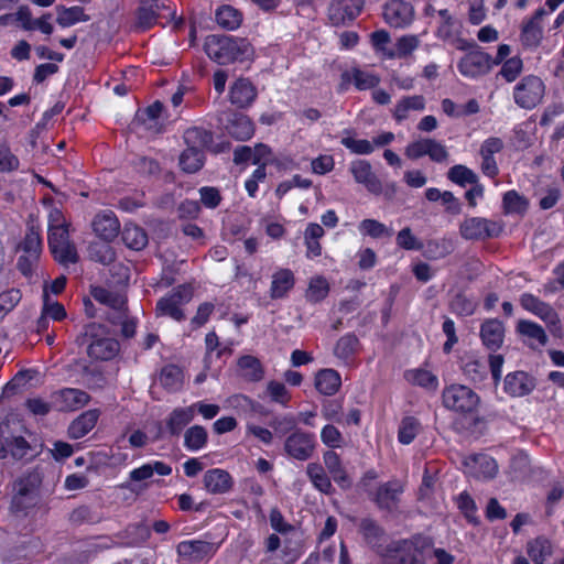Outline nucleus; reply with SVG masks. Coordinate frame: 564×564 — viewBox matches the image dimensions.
I'll list each match as a JSON object with an SVG mask.
<instances>
[{
    "label": "nucleus",
    "mask_w": 564,
    "mask_h": 564,
    "mask_svg": "<svg viewBox=\"0 0 564 564\" xmlns=\"http://www.w3.org/2000/svg\"><path fill=\"white\" fill-rule=\"evenodd\" d=\"M70 223L63 212L50 206L47 214V240L51 252L56 261L62 264H70L77 261L75 246L69 240Z\"/></svg>",
    "instance_id": "obj_1"
},
{
    "label": "nucleus",
    "mask_w": 564,
    "mask_h": 564,
    "mask_svg": "<svg viewBox=\"0 0 564 564\" xmlns=\"http://www.w3.org/2000/svg\"><path fill=\"white\" fill-rule=\"evenodd\" d=\"M204 46L208 57L220 65L245 62L254 54L248 40L228 35H209Z\"/></svg>",
    "instance_id": "obj_2"
},
{
    "label": "nucleus",
    "mask_w": 564,
    "mask_h": 564,
    "mask_svg": "<svg viewBox=\"0 0 564 564\" xmlns=\"http://www.w3.org/2000/svg\"><path fill=\"white\" fill-rule=\"evenodd\" d=\"M545 85L543 80L534 75L523 77L513 89L514 102L523 109H533L543 99Z\"/></svg>",
    "instance_id": "obj_3"
},
{
    "label": "nucleus",
    "mask_w": 564,
    "mask_h": 564,
    "mask_svg": "<svg viewBox=\"0 0 564 564\" xmlns=\"http://www.w3.org/2000/svg\"><path fill=\"white\" fill-rule=\"evenodd\" d=\"M442 397L445 408L459 413H471L479 404V397L470 388L462 384L445 388Z\"/></svg>",
    "instance_id": "obj_4"
},
{
    "label": "nucleus",
    "mask_w": 564,
    "mask_h": 564,
    "mask_svg": "<svg viewBox=\"0 0 564 564\" xmlns=\"http://www.w3.org/2000/svg\"><path fill=\"white\" fill-rule=\"evenodd\" d=\"M193 296V291L187 285H182L174 289L166 296L160 299L156 303V315L169 316L174 321H182L185 318L183 306L187 304Z\"/></svg>",
    "instance_id": "obj_5"
},
{
    "label": "nucleus",
    "mask_w": 564,
    "mask_h": 564,
    "mask_svg": "<svg viewBox=\"0 0 564 564\" xmlns=\"http://www.w3.org/2000/svg\"><path fill=\"white\" fill-rule=\"evenodd\" d=\"M87 334L94 339L88 346L89 357L97 360H109L119 352V343L110 336H101L104 328L97 324H90L87 327Z\"/></svg>",
    "instance_id": "obj_6"
},
{
    "label": "nucleus",
    "mask_w": 564,
    "mask_h": 564,
    "mask_svg": "<svg viewBox=\"0 0 564 564\" xmlns=\"http://www.w3.org/2000/svg\"><path fill=\"white\" fill-rule=\"evenodd\" d=\"M316 448V440L313 433L294 430L284 442V452L288 456L304 462L310 459Z\"/></svg>",
    "instance_id": "obj_7"
},
{
    "label": "nucleus",
    "mask_w": 564,
    "mask_h": 564,
    "mask_svg": "<svg viewBox=\"0 0 564 564\" xmlns=\"http://www.w3.org/2000/svg\"><path fill=\"white\" fill-rule=\"evenodd\" d=\"M459 231L462 237L467 240H484L499 236L502 227L486 218L470 217L462 223Z\"/></svg>",
    "instance_id": "obj_8"
},
{
    "label": "nucleus",
    "mask_w": 564,
    "mask_h": 564,
    "mask_svg": "<svg viewBox=\"0 0 564 564\" xmlns=\"http://www.w3.org/2000/svg\"><path fill=\"white\" fill-rule=\"evenodd\" d=\"M23 254L20 256L18 265L24 274H29L34 261L42 251L41 230L39 227L30 226L24 240L20 245Z\"/></svg>",
    "instance_id": "obj_9"
},
{
    "label": "nucleus",
    "mask_w": 564,
    "mask_h": 564,
    "mask_svg": "<svg viewBox=\"0 0 564 564\" xmlns=\"http://www.w3.org/2000/svg\"><path fill=\"white\" fill-rule=\"evenodd\" d=\"M520 304L525 311L538 316L545 324L552 327L554 333L561 329L558 315L550 304L541 301L530 293H524L521 295Z\"/></svg>",
    "instance_id": "obj_10"
},
{
    "label": "nucleus",
    "mask_w": 564,
    "mask_h": 564,
    "mask_svg": "<svg viewBox=\"0 0 564 564\" xmlns=\"http://www.w3.org/2000/svg\"><path fill=\"white\" fill-rule=\"evenodd\" d=\"M383 19L392 28H406L414 19V8L404 0H388L383 7Z\"/></svg>",
    "instance_id": "obj_11"
},
{
    "label": "nucleus",
    "mask_w": 564,
    "mask_h": 564,
    "mask_svg": "<svg viewBox=\"0 0 564 564\" xmlns=\"http://www.w3.org/2000/svg\"><path fill=\"white\" fill-rule=\"evenodd\" d=\"M218 550V545L204 540H186L176 545V553L188 562H200L212 557Z\"/></svg>",
    "instance_id": "obj_12"
},
{
    "label": "nucleus",
    "mask_w": 564,
    "mask_h": 564,
    "mask_svg": "<svg viewBox=\"0 0 564 564\" xmlns=\"http://www.w3.org/2000/svg\"><path fill=\"white\" fill-rule=\"evenodd\" d=\"M491 66L490 55L481 51H473L459 61L458 70L465 77L477 78L488 73Z\"/></svg>",
    "instance_id": "obj_13"
},
{
    "label": "nucleus",
    "mask_w": 564,
    "mask_h": 564,
    "mask_svg": "<svg viewBox=\"0 0 564 564\" xmlns=\"http://www.w3.org/2000/svg\"><path fill=\"white\" fill-rule=\"evenodd\" d=\"M164 10H170V0H142L135 26L142 31L152 28Z\"/></svg>",
    "instance_id": "obj_14"
},
{
    "label": "nucleus",
    "mask_w": 564,
    "mask_h": 564,
    "mask_svg": "<svg viewBox=\"0 0 564 564\" xmlns=\"http://www.w3.org/2000/svg\"><path fill=\"white\" fill-rule=\"evenodd\" d=\"M464 468L467 475L478 479L492 478L498 470L496 460L484 454L471 455L465 458Z\"/></svg>",
    "instance_id": "obj_15"
},
{
    "label": "nucleus",
    "mask_w": 564,
    "mask_h": 564,
    "mask_svg": "<svg viewBox=\"0 0 564 564\" xmlns=\"http://www.w3.org/2000/svg\"><path fill=\"white\" fill-rule=\"evenodd\" d=\"M162 110V104L155 101L148 108L137 112L134 126L150 134L159 133L163 128Z\"/></svg>",
    "instance_id": "obj_16"
},
{
    "label": "nucleus",
    "mask_w": 564,
    "mask_h": 564,
    "mask_svg": "<svg viewBox=\"0 0 564 564\" xmlns=\"http://www.w3.org/2000/svg\"><path fill=\"white\" fill-rule=\"evenodd\" d=\"M94 232L105 241H112L120 231V223L111 210L98 213L93 220Z\"/></svg>",
    "instance_id": "obj_17"
},
{
    "label": "nucleus",
    "mask_w": 564,
    "mask_h": 564,
    "mask_svg": "<svg viewBox=\"0 0 564 564\" xmlns=\"http://www.w3.org/2000/svg\"><path fill=\"white\" fill-rule=\"evenodd\" d=\"M89 395L79 389L66 388L53 394V402L61 411H75L85 406Z\"/></svg>",
    "instance_id": "obj_18"
},
{
    "label": "nucleus",
    "mask_w": 564,
    "mask_h": 564,
    "mask_svg": "<svg viewBox=\"0 0 564 564\" xmlns=\"http://www.w3.org/2000/svg\"><path fill=\"white\" fill-rule=\"evenodd\" d=\"M67 316L65 307L50 297L47 291L43 293V305L41 315L36 323V330L39 333L45 332L48 328L50 321L61 322Z\"/></svg>",
    "instance_id": "obj_19"
},
{
    "label": "nucleus",
    "mask_w": 564,
    "mask_h": 564,
    "mask_svg": "<svg viewBox=\"0 0 564 564\" xmlns=\"http://www.w3.org/2000/svg\"><path fill=\"white\" fill-rule=\"evenodd\" d=\"M424 109H425V99L423 96H420V95L405 96L397 101V104L392 110V117L398 123H401L405 120L411 119L413 113L421 112Z\"/></svg>",
    "instance_id": "obj_20"
},
{
    "label": "nucleus",
    "mask_w": 564,
    "mask_h": 564,
    "mask_svg": "<svg viewBox=\"0 0 564 564\" xmlns=\"http://www.w3.org/2000/svg\"><path fill=\"white\" fill-rule=\"evenodd\" d=\"M534 387L533 378L523 371H516L507 375L503 390L511 397H523L529 394Z\"/></svg>",
    "instance_id": "obj_21"
},
{
    "label": "nucleus",
    "mask_w": 564,
    "mask_h": 564,
    "mask_svg": "<svg viewBox=\"0 0 564 564\" xmlns=\"http://www.w3.org/2000/svg\"><path fill=\"white\" fill-rule=\"evenodd\" d=\"M204 486L206 490L214 495L228 492L232 487V477L220 468L209 469L204 475Z\"/></svg>",
    "instance_id": "obj_22"
},
{
    "label": "nucleus",
    "mask_w": 564,
    "mask_h": 564,
    "mask_svg": "<svg viewBox=\"0 0 564 564\" xmlns=\"http://www.w3.org/2000/svg\"><path fill=\"white\" fill-rule=\"evenodd\" d=\"M349 171L355 181L366 186L369 192L378 193L380 191V182L372 172L368 161L356 160L350 163Z\"/></svg>",
    "instance_id": "obj_23"
},
{
    "label": "nucleus",
    "mask_w": 564,
    "mask_h": 564,
    "mask_svg": "<svg viewBox=\"0 0 564 564\" xmlns=\"http://www.w3.org/2000/svg\"><path fill=\"white\" fill-rule=\"evenodd\" d=\"M229 97L234 105L243 108L253 102L257 90L248 79L239 78L230 87Z\"/></svg>",
    "instance_id": "obj_24"
},
{
    "label": "nucleus",
    "mask_w": 564,
    "mask_h": 564,
    "mask_svg": "<svg viewBox=\"0 0 564 564\" xmlns=\"http://www.w3.org/2000/svg\"><path fill=\"white\" fill-rule=\"evenodd\" d=\"M350 83L359 90H366L376 87L380 83V78L373 73L352 68L341 74V85L346 86Z\"/></svg>",
    "instance_id": "obj_25"
},
{
    "label": "nucleus",
    "mask_w": 564,
    "mask_h": 564,
    "mask_svg": "<svg viewBox=\"0 0 564 564\" xmlns=\"http://www.w3.org/2000/svg\"><path fill=\"white\" fill-rule=\"evenodd\" d=\"M323 459L334 481L341 488H348L351 485V480L341 464L339 455L333 451H327L324 453Z\"/></svg>",
    "instance_id": "obj_26"
},
{
    "label": "nucleus",
    "mask_w": 564,
    "mask_h": 564,
    "mask_svg": "<svg viewBox=\"0 0 564 564\" xmlns=\"http://www.w3.org/2000/svg\"><path fill=\"white\" fill-rule=\"evenodd\" d=\"M172 473V467L161 460H151L142 466L132 469L129 473V478L132 481H143L150 479L154 474L159 476H169Z\"/></svg>",
    "instance_id": "obj_27"
},
{
    "label": "nucleus",
    "mask_w": 564,
    "mask_h": 564,
    "mask_svg": "<svg viewBox=\"0 0 564 564\" xmlns=\"http://www.w3.org/2000/svg\"><path fill=\"white\" fill-rule=\"evenodd\" d=\"M480 336L482 343L489 349H497L501 346L505 336V327L502 323L498 319H489L486 321L481 325Z\"/></svg>",
    "instance_id": "obj_28"
},
{
    "label": "nucleus",
    "mask_w": 564,
    "mask_h": 564,
    "mask_svg": "<svg viewBox=\"0 0 564 564\" xmlns=\"http://www.w3.org/2000/svg\"><path fill=\"white\" fill-rule=\"evenodd\" d=\"M99 417L97 410H89L82 413L76 420L72 422L68 427V435L70 438L78 440L89 433L96 425Z\"/></svg>",
    "instance_id": "obj_29"
},
{
    "label": "nucleus",
    "mask_w": 564,
    "mask_h": 564,
    "mask_svg": "<svg viewBox=\"0 0 564 564\" xmlns=\"http://www.w3.org/2000/svg\"><path fill=\"white\" fill-rule=\"evenodd\" d=\"M226 129L230 135L241 141L250 139L254 133L252 121L241 113H234Z\"/></svg>",
    "instance_id": "obj_30"
},
{
    "label": "nucleus",
    "mask_w": 564,
    "mask_h": 564,
    "mask_svg": "<svg viewBox=\"0 0 564 564\" xmlns=\"http://www.w3.org/2000/svg\"><path fill=\"white\" fill-rule=\"evenodd\" d=\"M340 376L334 369H323L316 373L315 387L322 394H335L340 388Z\"/></svg>",
    "instance_id": "obj_31"
},
{
    "label": "nucleus",
    "mask_w": 564,
    "mask_h": 564,
    "mask_svg": "<svg viewBox=\"0 0 564 564\" xmlns=\"http://www.w3.org/2000/svg\"><path fill=\"white\" fill-rule=\"evenodd\" d=\"M518 332L528 338L532 348L543 347L547 343V336L544 329L536 323L530 321H519Z\"/></svg>",
    "instance_id": "obj_32"
},
{
    "label": "nucleus",
    "mask_w": 564,
    "mask_h": 564,
    "mask_svg": "<svg viewBox=\"0 0 564 564\" xmlns=\"http://www.w3.org/2000/svg\"><path fill=\"white\" fill-rule=\"evenodd\" d=\"M340 143L351 153L368 155L373 152V144L366 139H358L354 130L346 129L341 132Z\"/></svg>",
    "instance_id": "obj_33"
},
{
    "label": "nucleus",
    "mask_w": 564,
    "mask_h": 564,
    "mask_svg": "<svg viewBox=\"0 0 564 564\" xmlns=\"http://www.w3.org/2000/svg\"><path fill=\"white\" fill-rule=\"evenodd\" d=\"M294 285V275L291 270L289 269H281L276 271L272 275V282H271V297L272 299H281L286 295V293L293 288Z\"/></svg>",
    "instance_id": "obj_34"
},
{
    "label": "nucleus",
    "mask_w": 564,
    "mask_h": 564,
    "mask_svg": "<svg viewBox=\"0 0 564 564\" xmlns=\"http://www.w3.org/2000/svg\"><path fill=\"white\" fill-rule=\"evenodd\" d=\"M30 446L28 442L20 436L6 438L0 444V459H7L12 457L14 459H21L29 453Z\"/></svg>",
    "instance_id": "obj_35"
},
{
    "label": "nucleus",
    "mask_w": 564,
    "mask_h": 564,
    "mask_svg": "<svg viewBox=\"0 0 564 564\" xmlns=\"http://www.w3.org/2000/svg\"><path fill=\"white\" fill-rule=\"evenodd\" d=\"M359 12V8H352L347 2L338 0L329 6L328 17L334 24L338 25L352 21Z\"/></svg>",
    "instance_id": "obj_36"
},
{
    "label": "nucleus",
    "mask_w": 564,
    "mask_h": 564,
    "mask_svg": "<svg viewBox=\"0 0 564 564\" xmlns=\"http://www.w3.org/2000/svg\"><path fill=\"white\" fill-rule=\"evenodd\" d=\"M56 22L61 28H69L78 22H86L89 17L85 14V11L79 6L66 8L64 6L56 7Z\"/></svg>",
    "instance_id": "obj_37"
},
{
    "label": "nucleus",
    "mask_w": 564,
    "mask_h": 564,
    "mask_svg": "<svg viewBox=\"0 0 564 564\" xmlns=\"http://www.w3.org/2000/svg\"><path fill=\"white\" fill-rule=\"evenodd\" d=\"M402 491V484L398 480H392L379 487L376 500L381 508H390Z\"/></svg>",
    "instance_id": "obj_38"
},
{
    "label": "nucleus",
    "mask_w": 564,
    "mask_h": 564,
    "mask_svg": "<svg viewBox=\"0 0 564 564\" xmlns=\"http://www.w3.org/2000/svg\"><path fill=\"white\" fill-rule=\"evenodd\" d=\"M306 474L313 486L324 494H329L333 489L329 477L324 467L318 463H310L306 466Z\"/></svg>",
    "instance_id": "obj_39"
},
{
    "label": "nucleus",
    "mask_w": 564,
    "mask_h": 564,
    "mask_svg": "<svg viewBox=\"0 0 564 564\" xmlns=\"http://www.w3.org/2000/svg\"><path fill=\"white\" fill-rule=\"evenodd\" d=\"M358 230L361 236H368L373 239L390 238L393 235L392 228L371 218L361 220L358 225Z\"/></svg>",
    "instance_id": "obj_40"
},
{
    "label": "nucleus",
    "mask_w": 564,
    "mask_h": 564,
    "mask_svg": "<svg viewBox=\"0 0 564 564\" xmlns=\"http://www.w3.org/2000/svg\"><path fill=\"white\" fill-rule=\"evenodd\" d=\"M194 417V406L175 409L169 416L166 425L172 434H178Z\"/></svg>",
    "instance_id": "obj_41"
},
{
    "label": "nucleus",
    "mask_w": 564,
    "mask_h": 564,
    "mask_svg": "<svg viewBox=\"0 0 564 564\" xmlns=\"http://www.w3.org/2000/svg\"><path fill=\"white\" fill-rule=\"evenodd\" d=\"M122 240L127 247L141 250L148 243L147 234L135 225H126L122 231Z\"/></svg>",
    "instance_id": "obj_42"
},
{
    "label": "nucleus",
    "mask_w": 564,
    "mask_h": 564,
    "mask_svg": "<svg viewBox=\"0 0 564 564\" xmlns=\"http://www.w3.org/2000/svg\"><path fill=\"white\" fill-rule=\"evenodd\" d=\"M183 379L184 377L182 369L174 365H169L162 368L159 378L161 384L170 391H176L181 389Z\"/></svg>",
    "instance_id": "obj_43"
},
{
    "label": "nucleus",
    "mask_w": 564,
    "mask_h": 564,
    "mask_svg": "<svg viewBox=\"0 0 564 564\" xmlns=\"http://www.w3.org/2000/svg\"><path fill=\"white\" fill-rule=\"evenodd\" d=\"M405 379L416 386L429 390H436L438 379L435 375L426 369H413L405 372Z\"/></svg>",
    "instance_id": "obj_44"
},
{
    "label": "nucleus",
    "mask_w": 564,
    "mask_h": 564,
    "mask_svg": "<svg viewBox=\"0 0 564 564\" xmlns=\"http://www.w3.org/2000/svg\"><path fill=\"white\" fill-rule=\"evenodd\" d=\"M204 164V156L197 147L187 148L180 156V165L187 173L197 172Z\"/></svg>",
    "instance_id": "obj_45"
},
{
    "label": "nucleus",
    "mask_w": 564,
    "mask_h": 564,
    "mask_svg": "<svg viewBox=\"0 0 564 564\" xmlns=\"http://www.w3.org/2000/svg\"><path fill=\"white\" fill-rule=\"evenodd\" d=\"M238 366L242 376L250 381H260L264 376L261 362L253 356L241 357L238 361Z\"/></svg>",
    "instance_id": "obj_46"
},
{
    "label": "nucleus",
    "mask_w": 564,
    "mask_h": 564,
    "mask_svg": "<svg viewBox=\"0 0 564 564\" xmlns=\"http://www.w3.org/2000/svg\"><path fill=\"white\" fill-rule=\"evenodd\" d=\"M329 293V283L322 276L316 275L311 278L306 290V299L310 302L317 303L323 301Z\"/></svg>",
    "instance_id": "obj_47"
},
{
    "label": "nucleus",
    "mask_w": 564,
    "mask_h": 564,
    "mask_svg": "<svg viewBox=\"0 0 564 564\" xmlns=\"http://www.w3.org/2000/svg\"><path fill=\"white\" fill-rule=\"evenodd\" d=\"M528 554L535 564H543L552 553V546L546 539H535L528 543Z\"/></svg>",
    "instance_id": "obj_48"
},
{
    "label": "nucleus",
    "mask_w": 564,
    "mask_h": 564,
    "mask_svg": "<svg viewBox=\"0 0 564 564\" xmlns=\"http://www.w3.org/2000/svg\"><path fill=\"white\" fill-rule=\"evenodd\" d=\"M93 296L96 301L109 305L117 311H123L126 307V297L123 295L110 292L104 288L94 289Z\"/></svg>",
    "instance_id": "obj_49"
},
{
    "label": "nucleus",
    "mask_w": 564,
    "mask_h": 564,
    "mask_svg": "<svg viewBox=\"0 0 564 564\" xmlns=\"http://www.w3.org/2000/svg\"><path fill=\"white\" fill-rule=\"evenodd\" d=\"M216 21L225 29L235 30L241 23V14L230 6H223L216 12Z\"/></svg>",
    "instance_id": "obj_50"
},
{
    "label": "nucleus",
    "mask_w": 564,
    "mask_h": 564,
    "mask_svg": "<svg viewBox=\"0 0 564 564\" xmlns=\"http://www.w3.org/2000/svg\"><path fill=\"white\" fill-rule=\"evenodd\" d=\"M447 177L455 184L465 186L467 184H476L478 182L477 174L469 167L457 164L452 166L447 172Z\"/></svg>",
    "instance_id": "obj_51"
},
{
    "label": "nucleus",
    "mask_w": 564,
    "mask_h": 564,
    "mask_svg": "<svg viewBox=\"0 0 564 564\" xmlns=\"http://www.w3.org/2000/svg\"><path fill=\"white\" fill-rule=\"evenodd\" d=\"M543 14L542 11L536 12V18L529 21L522 30L521 39L527 46H536L542 39V28L536 22V19Z\"/></svg>",
    "instance_id": "obj_52"
},
{
    "label": "nucleus",
    "mask_w": 564,
    "mask_h": 564,
    "mask_svg": "<svg viewBox=\"0 0 564 564\" xmlns=\"http://www.w3.org/2000/svg\"><path fill=\"white\" fill-rule=\"evenodd\" d=\"M207 442V432L200 425L189 427L184 436L185 446L191 451H198L205 446Z\"/></svg>",
    "instance_id": "obj_53"
},
{
    "label": "nucleus",
    "mask_w": 564,
    "mask_h": 564,
    "mask_svg": "<svg viewBox=\"0 0 564 564\" xmlns=\"http://www.w3.org/2000/svg\"><path fill=\"white\" fill-rule=\"evenodd\" d=\"M502 203L507 214H523L528 208V200L516 191L507 192Z\"/></svg>",
    "instance_id": "obj_54"
},
{
    "label": "nucleus",
    "mask_w": 564,
    "mask_h": 564,
    "mask_svg": "<svg viewBox=\"0 0 564 564\" xmlns=\"http://www.w3.org/2000/svg\"><path fill=\"white\" fill-rule=\"evenodd\" d=\"M420 39L416 35H403L395 43V52L389 53V57H405L417 48Z\"/></svg>",
    "instance_id": "obj_55"
},
{
    "label": "nucleus",
    "mask_w": 564,
    "mask_h": 564,
    "mask_svg": "<svg viewBox=\"0 0 564 564\" xmlns=\"http://www.w3.org/2000/svg\"><path fill=\"white\" fill-rule=\"evenodd\" d=\"M246 436L253 437L264 445H271L274 438L272 431L252 421L246 423Z\"/></svg>",
    "instance_id": "obj_56"
},
{
    "label": "nucleus",
    "mask_w": 564,
    "mask_h": 564,
    "mask_svg": "<svg viewBox=\"0 0 564 564\" xmlns=\"http://www.w3.org/2000/svg\"><path fill=\"white\" fill-rule=\"evenodd\" d=\"M267 393L271 401L279 403L281 405H286L291 399V394L288 391L284 383L271 380L267 384Z\"/></svg>",
    "instance_id": "obj_57"
},
{
    "label": "nucleus",
    "mask_w": 564,
    "mask_h": 564,
    "mask_svg": "<svg viewBox=\"0 0 564 564\" xmlns=\"http://www.w3.org/2000/svg\"><path fill=\"white\" fill-rule=\"evenodd\" d=\"M420 429V423L415 419H403L399 429V441L402 444H410L417 435Z\"/></svg>",
    "instance_id": "obj_58"
},
{
    "label": "nucleus",
    "mask_w": 564,
    "mask_h": 564,
    "mask_svg": "<svg viewBox=\"0 0 564 564\" xmlns=\"http://www.w3.org/2000/svg\"><path fill=\"white\" fill-rule=\"evenodd\" d=\"M523 63L518 56L507 59L500 69V75L509 83L513 82L522 72Z\"/></svg>",
    "instance_id": "obj_59"
},
{
    "label": "nucleus",
    "mask_w": 564,
    "mask_h": 564,
    "mask_svg": "<svg viewBox=\"0 0 564 564\" xmlns=\"http://www.w3.org/2000/svg\"><path fill=\"white\" fill-rule=\"evenodd\" d=\"M429 138H422L410 142L405 148V155L410 160H419L429 154L427 148L430 147Z\"/></svg>",
    "instance_id": "obj_60"
},
{
    "label": "nucleus",
    "mask_w": 564,
    "mask_h": 564,
    "mask_svg": "<svg viewBox=\"0 0 564 564\" xmlns=\"http://www.w3.org/2000/svg\"><path fill=\"white\" fill-rule=\"evenodd\" d=\"M438 15L441 18V24L437 29V35L441 39H449L454 35L456 21L449 14L447 9H442L438 11Z\"/></svg>",
    "instance_id": "obj_61"
},
{
    "label": "nucleus",
    "mask_w": 564,
    "mask_h": 564,
    "mask_svg": "<svg viewBox=\"0 0 564 564\" xmlns=\"http://www.w3.org/2000/svg\"><path fill=\"white\" fill-rule=\"evenodd\" d=\"M456 501H457V507L465 514L467 520L471 523H476L477 522V517H476L477 508H476V503L471 499V497L466 492H462L457 497Z\"/></svg>",
    "instance_id": "obj_62"
},
{
    "label": "nucleus",
    "mask_w": 564,
    "mask_h": 564,
    "mask_svg": "<svg viewBox=\"0 0 564 564\" xmlns=\"http://www.w3.org/2000/svg\"><path fill=\"white\" fill-rule=\"evenodd\" d=\"M323 444L330 448H338L343 444L341 433L334 425H325L321 431Z\"/></svg>",
    "instance_id": "obj_63"
},
{
    "label": "nucleus",
    "mask_w": 564,
    "mask_h": 564,
    "mask_svg": "<svg viewBox=\"0 0 564 564\" xmlns=\"http://www.w3.org/2000/svg\"><path fill=\"white\" fill-rule=\"evenodd\" d=\"M335 161L332 155L323 154L311 162V169L314 174L324 175L333 171Z\"/></svg>",
    "instance_id": "obj_64"
}]
</instances>
